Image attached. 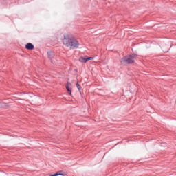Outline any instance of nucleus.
<instances>
[{
	"mask_svg": "<svg viewBox=\"0 0 176 176\" xmlns=\"http://www.w3.org/2000/svg\"><path fill=\"white\" fill-rule=\"evenodd\" d=\"M63 45L69 47L70 49H78L79 47V42L74 37H72L70 34H64L62 37Z\"/></svg>",
	"mask_w": 176,
	"mask_h": 176,
	"instance_id": "obj_1",
	"label": "nucleus"
},
{
	"mask_svg": "<svg viewBox=\"0 0 176 176\" xmlns=\"http://www.w3.org/2000/svg\"><path fill=\"white\" fill-rule=\"evenodd\" d=\"M135 58H137V55L135 54L124 56L121 59V64H122V65H126V64H131V63L134 62V60H135Z\"/></svg>",
	"mask_w": 176,
	"mask_h": 176,
	"instance_id": "obj_2",
	"label": "nucleus"
},
{
	"mask_svg": "<svg viewBox=\"0 0 176 176\" xmlns=\"http://www.w3.org/2000/svg\"><path fill=\"white\" fill-rule=\"evenodd\" d=\"M66 89L69 94V95L72 96V84H71V82H67Z\"/></svg>",
	"mask_w": 176,
	"mask_h": 176,
	"instance_id": "obj_3",
	"label": "nucleus"
},
{
	"mask_svg": "<svg viewBox=\"0 0 176 176\" xmlns=\"http://www.w3.org/2000/svg\"><path fill=\"white\" fill-rule=\"evenodd\" d=\"M58 175L65 176V173H64V172H63L62 170H60L56 172L54 175H50V176H58Z\"/></svg>",
	"mask_w": 176,
	"mask_h": 176,
	"instance_id": "obj_4",
	"label": "nucleus"
},
{
	"mask_svg": "<svg viewBox=\"0 0 176 176\" xmlns=\"http://www.w3.org/2000/svg\"><path fill=\"white\" fill-rule=\"evenodd\" d=\"M25 48L28 50H32L34 49V45H32L31 43H29L25 45Z\"/></svg>",
	"mask_w": 176,
	"mask_h": 176,
	"instance_id": "obj_5",
	"label": "nucleus"
},
{
	"mask_svg": "<svg viewBox=\"0 0 176 176\" xmlns=\"http://www.w3.org/2000/svg\"><path fill=\"white\" fill-rule=\"evenodd\" d=\"M47 54L49 58L51 60V63H53V60H52V58L54 57V54L52 52L50 51L47 52Z\"/></svg>",
	"mask_w": 176,
	"mask_h": 176,
	"instance_id": "obj_6",
	"label": "nucleus"
},
{
	"mask_svg": "<svg viewBox=\"0 0 176 176\" xmlns=\"http://www.w3.org/2000/svg\"><path fill=\"white\" fill-rule=\"evenodd\" d=\"M79 61H80V63H87V58L81 57Z\"/></svg>",
	"mask_w": 176,
	"mask_h": 176,
	"instance_id": "obj_7",
	"label": "nucleus"
},
{
	"mask_svg": "<svg viewBox=\"0 0 176 176\" xmlns=\"http://www.w3.org/2000/svg\"><path fill=\"white\" fill-rule=\"evenodd\" d=\"M90 60H94V57H88V58H87V61H90Z\"/></svg>",
	"mask_w": 176,
	"mask_h": 176,
	"instance_id": "obj_8",
	"label": "nucleus"
},
{
	"mask_svg": "<svg viewBox=\"0 0 176 176\" xmlns=\"http://www.w3.org/2000/svg\"><path fill=\"white\" fill-rule=\"evenodd\" d=\"M76 86L78 90H80V85H79V82L76 83Z\"/></svg>",
	"mask_w": 176,
	"mask_h": 176,
	"instance_id": "obj_9",
	"label": "nucleus"
}]
</instances>
